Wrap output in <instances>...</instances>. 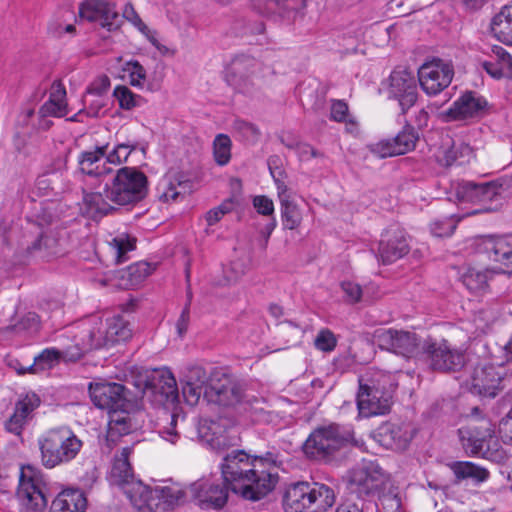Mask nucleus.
Instances as JSON below:
<instances>
[{
  "label": "nucleus",
  "mask_w": 512,
  "mask_h": 512,
  "mask_svg": "<svg viewBox=\"0 0 512 512\" xmlns=\"http://www.w3.org/2000/svg\"><path fill=\"white\" fill-rule=\"evenodd\" d=\"M499 433L505 443L512 444V406L499 424Z\"/></svg>",
  "instance_id": "774afa93"
},
{
  "label": "nucleus",
  "mask_w": 512,
  "mask_h": 512,
  "mask_svg": "<svg viewBox=\"0 0 512 512\" xmlns=\"http://www.w3.org/2000/svg\"><path fill=\"white\" fill-rule=\"evenodd\" d=\"M418 133L411 126H406L392 139H383L369 146L371 153L380 157H392L413 150L418 141Z\"/></svg>",
  "instance_id": "6ab92c4d"
},
{
  "label": "nucleus",
  "mask_w": 512,
  "mask_h": 512,
  "mask_svg": "<svg viewBox=\"0 0 512 512\" xmlns=\"http://www.w3.org/2000/svg\"><path fill=\"white\" fill-rule=\"evenodd\" d=\"M377 441L383 447L394 450H403L413 438V430L406 423H384L376 433Z\"/></svg>",
  "instance_id": "4be33fe9"
},
{
  "label": "nucleus",
  "mask_w": 512,
  "mask_h": 512,
  "mask_svg": "<svg viewBox=\"0 0 512 512\" xmlns=\"http://www.w3.org/2000/svg\"><path fill=\"white\" fill-rule=\"evenodd\" d=\"M137 143H120L108 153V164L119 165L127 161L129 155L136 149Z\"/></svg>",
  "instance_id": "5fc2aeb1"
},
{
  "label": "nucleus",
  "mask_w": 512,
  "mask_h": 512,
  "mask_svg": "<svg viewBox=\"0 0 512 512\" xmlns=\"http://www.w3.org/2000/svg\"><path fill=\"white\" fill-rule=\"evenodd\" d=\"M337 342L336 335L331 330L323 328L317 333L314 346L319 351L332 352L336 348Z\"/></svg>",
  "instance_id": "6e6d98bb"
},
{
  "label": "nucleus",
  "mask_w": 512,
  "mask_h": 512,
  "mask_svg": "<svg viewBox=\"0 0 512 512\" xmlns=\"http://www.w3.org/2000/svg\"><path fill=\"white\" fill-rule=\"evenodd\" d=\"M199 504L207 508H222L228 499L229 486L220 479L203 478L190 487Z\"/></svg>",
  "instance_id": "a211bd4d"
},
{
  "label": "nucleus",
  "mask_w": 512,
  "mask_h": 512,
  "mask_svg": "<svg viewBox=\"0 0 512 512\" xmlns=\"http://www.w3.org/2000/svg\"><path fill=\"white\" fill-rule=\"evenodd\" d=\"M140 427L134 413L120 408L109 412L107 440L116 442L121 436L130 434Z\"/></svg>",
  "instance_id": "cd10ccee"
},
{
  "label": "nucleus",
  "mask_w": 512,
  "mask_h": 512,
  "mask_svg": "<svg viewBox=\"0 0 512 512\" xmlns=\"http://www.w3.org/2000/svg\"><path fill=\"white\" fill-rule=\"evenodd\" d=\"M124 392L125 387L118 383L96 382L89 385L92 402L98 408L107 409L109 412L122 407Z\"/></svg>",
  "instance_id": "aec40b11"
},
{
  "label": "nucleus",
  "mask_w": 512,
  "mask_h": 512,
  "mask_svg": "<svg viewBox=\"0 0 512 512\" xmlns=\"http://www.w3.org/2000/svg\"><path fill=\"white\" fill-rule=\"evenodd\" d=\"M154 493L158 500V505L162 501L172 506L180 503L185 497V493L179 485L157 486L154 488Z\"/></svg>",
  "instance_id": "09e8293b"
},
{
  "label": "nucleus",
  "mask_w": 512,
  "mask_h": 512,
  "mask_svg": "<svg viewBox=\"0 0 512 512\" xmlns=\"http://www.w3.org/2000/svg\"><path fill=\"white\" fill-rule=\"evenodd\" d=\"M107 243L114 252L115 263L121 264L129 259L128 253L136 249L137 239L131 234L122 232L112 236Z\"/></svg>",
  "instance_id": "79ce46f5"
},
{
  "label": "nucleus",
  "mask_w": 512,
  "mask_h": 512,
  "mask_svg": "<svg viewBox=\"0 0 512 512\" xmlns=\"http://www.w3.org/2000/svg\"><path fill=\"white\" fill-rule=\"evenodd\" d=\"M294 149L301 161H308L311 158L322 157L323 154L307 143H298Z\"/></svg>",
  "instance_id": "69168bd1"
},
{
  "label": "nucleus",
  "mask_w": 512,
  "mask_h": 512,
  "mask_svg": "<svg viewBox=\"0 0 512 512\" xmlns=\"http://www.w3.org/2000/svg\"><path fill=\"white\" fill-rule=\"evenodd\" d=\"M454 76L451 63L441 59L424 63L418 70V80L422 90L430 96H434L447 88Z\"/></svg>",
  "instance_id": "ddd939ff"
},
{
  "label": "nucleus",
  "mask_w": 512,
  "mask_h": 512,
  "mask_svg": "<svg viewBox=\"0 0 512 512\" xmlns=\"http://www.w3.org/2000/svg\"><path fill=\"white\" fill-rule=\"evenodd\" d=\"M79 16L89 22H98L108 31L117 30L122 24L116 5L107 0H85L79 7Z\"/></svg>",
  "instance_id": "dca6fc26"
},
{
  "label": "nucleus",
  "mask_w": 512,
  "mask_h": 512,
  "mask_svg": "<svg viewBox=\"0 0 512 512\" xmlns=\"http://www.w3.org/2000/svg\"><path fill=\"white\" fill-rule=\"evenodd\" d=\"M334 502L335 494L329 486L298 482L286 489L283 506L286 512H325Z\"/></svg>",
  "instance_id": "20e7f679"
},
{
  "label": "nucleus",
  "mask_w": 512,
  "mask_h": 512,
  "mask_svg": "<svg viewBox=\"0 0 512 512\" xmlns=\"http://www.w3.org/2000/svg\"><path fill=\"white\" fill-rule=\"evenodd\" d=\"M459 434L462 447L468 455L487 459L501 456L495 430L488 421H482L478 426L460 429Z\"/></svg>",
  "instance_id": "1a4fd4ad"
},
{
  "label": "nucleus",
  "mask_w": 512,
  "mask_h": 512,
  "mask_svg": "<svg viewBox=\"0 0 512 512\" xmlns=\"http://www.w3.org/2000/svg\"><path fill=\"white\" fill-rule=\"evenodd\" d=\"M28 253L41 259H49L60 254L58 250V240L54 234L44 232L39 238L28 247Z\"/></svg>",
  "instance_id": "c03bdc74"
},
{
  "label": "nucleus",
  "mask_w": 512,
  "mask_h": 512,
  "mask_svg": "<svg viewBox=\"0 0 512 512\" xmlns=\"http://www.w3.org/2000/svg\"><path fill=\"white\" fill-rule=\"evenodd\" d=\"M422 349L433 370L441 372L456 371L465 364L463 351L452 347L446 340L438 342L428 339L423 343Z\"/></svg>",
  "instance_id": "f8f14e48"
},
{
  "label": "nucleus",
  "mask_w": 512,
  "mask_h": 512,
  "mask_svg": "<svg viewBox=\"0 0 512 512\" xmlns=\"http://www.w3.org/2000/svg\"><path fill=\"white\" fill-rule=\"evenodd\" d=\"M352 439L350 432L337 424H329L315 429L305 441L303 450L310 458L324 460Z\"/></svg>",
  "instance_id": "0eeeda50"
},
{
  "label": "nucleus",
  "mask_w": 512,
  "mask_h": 512,
  "mask_svg": "<svg viewBox=\"0 0 512 512\" xmlns=\"http://www.w3.org/2000/svg\"><path fill=\"white\" fill-rule=\"evenodd\" d=\"M504 370L493 364L477 365L466 382L467 389L481 398H495L504 389Z\"/></svg>",
  "instance_id": "9b49d317"
},
{
  "label": "nucleus",
  "mask_w": 512,
  "mask_h": 512,
  "mask_svg": "<svg viewBox=\"0 0 512 512\" xmlns=\"http://www.w3.org/2000/svg\"><path fill=\"white\" fill-rule=\"evenodd\" d=\"M487 107V101L476 92H466L448 109L447 115L453 120H466L481 117Z\"/></svg>",
  "instance_id": "5701e85b"
},
{
  "label": "nucleus",
  "mask_w": 512,
  "mask_h": 512,
  "mask_svg": "<svg viewBox=\"0 0 512 512\" xmlns=\"http://www.w3.org/2000/svg\"><path fill=\"white\" fill-rule=\"evenodd\" d=\"M17 497L21 512H43L48 504L42 476L31 466L21 468Z\"/></svg>",
  "instance_id": "6e6552de"
},
{
  "label": "nucleus",
  "mask_w": 512,
  "mask_h": 512,
  "mask_svg": "<svg viewBox=\"0 0 512 512\" xmlns=\"http://www.w3.org/2000/svg\"><path fill=\"white\" fill-rule=\"evenodd\" d=\"M41 463L48 469L67 464L77 457L83 442L67 426L47 430L38 438Z\"/></svg>",
  "instance_id": "7ed1b4c3"
},
{
  "label": "nucleus",
  "mask_w": 512,
  "mask_h": 512,
  "mask_svg": "<svg viewBox=\"0 0 512 512\" xmlns=\"http://www.w3.org/2000/svg\"><path fill=\"white\" fill-rule=\"evenodd\" d=\"M129 72L130 84L135 87H142L146 79V71L144 67L137 61H130L127 63Z\"/></svg>",
  "instance_id": "bf43d9fd"
},
{
  "label": "nucleus",
  "mask_w": 512,
  "mask_h": 512,
  "mask_svg": "<svg viewBox=\"0 0 512 512\" xmlns=\"http://www.w3.org/2000/svg\"><path fill=\"white\" fill-rule=\"evenodd\" d=\"M109 210L100 193H88L83 198L82 213L89 219L99 221L100 217Z\"/></svg>",
  "instance_id": "a18cd8bd"
},
{
  "label": "nucleus",
  "mask_w": 512,
  "mask_h": 512,
  "mask_svg": "<svg viewBox=\"0 0 512 512\" xmlns=\"http://www.w3.org/2000/svg\"><path fill=\"white\" fill-rule=\"evenodd\" d=\"M86 498L79 490H64L52 501L50 512H85Z\"/></svg>",
  "instance_id": "e433bc0d"
},
{
  "label": "nucleus",
  "mask_w": 512,
  "mask_h": 512,
  "mask_svg": "<svg viewBox=\"0 0 512 512\" xmlns=\"http://www.w3.org/2000/svg\"><path fill=\"white\" fill-rule=\"evenodd\" d=\"M57 204L53 201H48L40 208L37 213L36 219L33 220L34 224H49L56 221V216L53 213L56 210Z\"/></svg>",
  "instance_id": "680f3d73"
},
{
  "label": "nucleus",
  "mask_w": 512,
  "mask_h": 512,
  "mask_svg": "<svg viewBox=\"0 0 512 512\" xmlns=\"http://www.w3.org/2000/svg\"><path fill=\"white\" fill-rule=\"evenodd\" d=\"M211 390L216 394V401L223 406H232L241 402L243 396L242 386L226 378L220 386L211 385Z\"/></svg>",
  "instance_id": "a19ab883"
},
{
  "label": "nucleus",
  "mask_w": 512,
  "mask_h": 512,
  "mask_svg": "<svg viewBox=\"0 0 512 512\" xmlns=\"http://www.w3.org/2000/svg\"><path fill=\"white\" fill-rule=\"evenodd\" d=\"M394 389L389 375L379 374L365 383L361 379L357 393L359 415L368 418L387 413Z\"/></svg>",
  "instance_id": "39448f33"
},
{
  "label": "nucleus",
  "mask_w": 512,
  "mask_h": 512,
  "mask_svg": "<svg viewBox=\"0 0 512 512\" xmlns=\"http://www.w3.org/2000/svg\"><path fill=\"white\" fill-rule=\"evenodd\" d=\"M394 238H390V232L386 231L382 235L379 243V252L384 263H391L408 253L409 247L406 238L400 229L393 233Z\"/></svg>",
  "instance_id": "72a5a7b5"
},
{
  "label": "nucleus",
  "mask_w": 512,
  "mask_h": 512,
  "mask_svg": "<svg viewBox=\"0 0 512 512\" xmlns=\"http://www.w3.org/2000/svg\"><path fill=\"white\" fill-rule=\"evenodd\" d=\"M138 31L158 50L162 56H174L176 50L159 42L157 32L150 29L143 21L135 26Z\"/></svg>",
  "instance_id": "603ef678"
},
{
  "label": "nucleus",
  "mask_w": 512,
  "mask_h": 512,
  "mask_svg": "<svg viewBox=\"0 0 512 512\" xmlns=\"http://www.w3.org/2000/svg\"><path fill=\"white\" fill-rule=\"evenodd\" d=\"M138 31L158 50L162 56H174L176 50L159 42L157 32L150 29L143 21L135 26Z\"/></svg>",
  "instance_id": "864d4df0"
},
{
  "label": "nucleus",
  "mask_w": 512,
  "mask_h": 512,
  "mask_svg": "<svg viewBox=\"0 0 512 512\" xmlns=\"http://www.w3.org/2000/svg\"><path fill=\"white\" fill-rule=\"evenodd\" d=\"M231 140L225 134H218L213 142V155L218 165H226L231 158Z\"/></svg>",
  "instance_id": "8fccbe9b"
},
{
  "label": "nucleus",
  "mask_w": 512,
  "mask_h": 512,
  "mask_svg": "<svg viewBox=\"0 0 512 512\" xmlns=\"http://www.w3.org/2000/svg\"><path fill=\"white\" fill-rule=\"evenodd\" d=\"M276 460L267 457H251L243 450L226 454L220 464L224 482L235 494L244 499L257 501L271 492L278 481L274 472Z\"/></svg>",
  "instance_id": "f257e3e1"
},
{
  "label": "nucleus",
  "mask_w": 512,
  "mask_h": 512,
  "mask_svg": "<svg viewBox=\"0 0 512 512\" xmlns=\"http://www.w3.org/2000/svg\"><path fill=\"white\" fill-rule=\"evenodd\" d=\"M40 399L34 394H26L15 404L13 414L5 421L7 432L20 436L25 425L32 417L33 411L39 406Z\"/></svg>",
  "instance_id": "a878e982"
},
{
  "label": "nucleus",
  "mask_w": 512,
  "mask_h": 512,
  "mask_svg": "<svg viewBox=\"0 0 512 512\" xmlns=\"http://www.w3.org/2000/svg\"><path fill=\"white\" fill-rule=\"evenodd\" d=\"M130 454L131 448L124 447L120 454L115 456L108 475L110 484L119 487L121 490L137 480L129 463Z\"/></svg>",
  "instance_id": "c756f323"
},
{
  "label": "nucleus",
  "mask_w": 512,
  "mask_h": 512,
  "mask_svg": "<svg viewBox=\"0 0 512 512\" xmlns=\"http://www.w3.org/2000/svg\"><path fill=\"white\" fill-rule=\"evenodd\" d=\"M253 206L259 214L270 215L274 211L273 201L264 195L255 196Z\"/></svg>",
  "instance_id": "338daca9"
},
{
  "label": "nucleus",
  "mask_w": 512,
  "mask_h": 512,
  "mask_svg": "<svg viewBox=\"0 0 512 512\" xmlns=\"http://www.w3.org/2000/svg\"><path fill=\"white\" fill-rule=\"evenodd\" d=\"M155 268V265L145 261L134 263L120 272L122 282L119 286L124 289L136 287L151 275Z\"/></svg>",
  "instance_id": "58836bf2"
},
{
  "label": "nucleus",
  "mask_w": 512,
  "mask_h": 512,
  "mask_svg": "<svg viewBox=\"0 0 512 512\" xmlns=\"http://www.w3.org/2000/svg\"><path fill=\"white\" fill-rule=\"evenodd\" d=\"M501 190L502 185L497 182L482 184L465 182L458 185L456 195L461 202L487 203L501 199Z\"/></svg>",
  "instance_id": "b1692460"
},
{
  "label": "nucleus",
  "mask_w": 512,
  "mask_h": 512,
  "mask_svg": "<svg viewBox=\"0 0 512 512\" xmlns=\"http://www.w3.org/2000/svg\"><path fill=\"white\" fill-rule=\"evenodd\" d=\"M457 480H471L474 483L484 482L489 477L487 469L469 461H457L450 464Z\"/></svg>",
  "instance_id": "ea45409f"
},
{
  "label": "nucleus",
  "mask_w": 512,
  "mask_h": 512,
  "mask_svg": "<svg viewBox=\"0 0 512 512\" xmlns=\"http://www.w3.org/2000/svg\"><path fill=\"white\" fill-rule=\"evenodd\" d=\"M474 158V150L467 143L462 141H454L449 149L445 152V160L447 165L458 163L460 165L469 163Z\"/></svg>",
  "instance_id": "49530a36"
},
{
  "label": "nucleus",
  "mask_w": 512,
  "mask_h": 512,
  "mask_svg": "<svg viewBox=\"0 0 512 512\" xmlns=\"http://www.w3.org/2000/svg\"><path fill=\"white\" fill-rule=\"evenodd\" d=\"M374 337L381 349L405 359L416 357L420 351L421 340L412 331L380 328L375 331Z\"/></svg>",
  "instance_id": "9d476101"
},
{
  "label": "nucleus",
  "mask_w": 512,
  "mask_h": 512,
  "mask_svg": "<svg viewBox=\"0 0 512 512\" xmlns=\"http://www.w3.org/2000/svg\"><path fill=\"white\" fill-rule=\"evenodd\" d=\"M476 249L487 255L493 263V270L498 273H512V248L501 237L481 236L476 240Z\"/></svg>",
  "instance_id": "2eb2a0df"
},
{
  "label": "nucleus",
  "mask_w": 512,
  "mask_h": 512,
  "mask_svg": "<svg viewBox=\"0 0 512 512\" xmlns=\"http://www.w3.org/2000/svg\"><path fill=\"white\" fill-rule=\"evenodd\" d=\"M183 381L187 382L189 385H196L205 389L207 392V381L208 374L206 370L200 366L190 367L184 375Z\"/></svg>",
  "instance_id": "13d9d810"
},
{
  "label": "nucleus",
  "mask_w": 512,
  "mask_h": 512,
  "mask_svg": "<svg viewBox=\"0 0 512 512\" xmlns=\"http://www.w3.org/2000/svg\"><path fill=\"white\" fill-rule=\"evenodd\" d=\"M146 175L133 167L120 168L110 186L105 189V197L119 205H127L143 199L147 192Z\"/></svg>",
  "instance_id": "423d86ee"
},
{
  "label": "nucleus",
  "mask_w": 512,
  "mask_h": 512,
  "mask_svg": "<svg viewBox=\"0 0 512 512\" xmlns=\"http://www.w3.org/2000/svg\"><path fill=\"white\" fill-rule=\"evenodd\" d=\"M387 480V475L377 464L368 462L351 470L349 486L359 495L370 494L381 490Z\"/></svg>",
  "instance_id": "f3484780"
},
{
  "label": "nucleus",
  "mask_w": 512,
  "mask_h": 512,
  "mask_svg": "<svg viewBox=\"0 0 512 512\" xmlns=\"http://www.w3.org/2000/svg\"><path fill=\"white\" fill-rule=\"evenodd\" d=\"M143 377V385L136 384L143 392L146 389H153L164 395L168 401L178 400L177 382L168 368L155 369L152 372L146 371Z\"/></svg>",
  "instance_id": "412c9836"
},
{
  "label": "nucleus",
  "mask_w": 512,
  "mask_h": 512,
  "mask_svg": "<svg viewBox=\"0 0 512 512\" xmlns=\"http://www.w3.org/2000/svg\"><path fill=\"white\" fill-rule=\"evenodd\" d=\"M491 30L499 41L512 45V2L493 17Z\"/></svg>",
  "instance_id": "4c0bfd02"
},
{
  "label": "nucleus",
  "mask_w": 512,
  "mask_h": 512,
  "mask_svg": "<svg viewBox=\"0 0 512 512\" xmlns=\"http://www.w3.org/2000/svg\"><path fill=\"white\" fill-rule=\"evenodd\" d=\"M122 491L131 504L139 511L151 512L158 507V500L154 489L145 485L141 480L133 481L130 485L125 486V489Z\"/></svg>",
  "instance_id": "c85d7f7f"
},
{
  "label": "nucleus",
  "mask_w": 512,
  "mask_h": 512,
  "mask_svg": "<svg viewBox=\"0 0 512 512\" xmlns=\"http://www.w3.org/2000/svg\"><path fill=\"white\" fill-rule=\"evenodd\" d=\"M261 70V63L248 55H238L230 63L226 79L237 88H245L247 82Z\"/></svg>",
  "instance_id": "393cba45"
},
{
  "label": "nucleus",
  "mask_w": 512,
  "mask_h": 512,
  "mask_svg": "<svg viewBox=\"0 0 512 512\" xmlns=\"http://www.w3.org/2000/svg\"><path fill=\"white\" fill-rule=\"evenodd\" d=\"M386 92L388 98L398 101L403 114L414 106L418 99L415 77L405 69L394 70L390 74Z\"/></svg>",
  "instance_id": "4468645a"
},
{
  "label": "nucleus",
  "mask_w": 512,
  "mask_h": 512,
  "mask_svg": "<svg viewBox=\"0 0 512 512\" xmlns=\"http://www.w3.org/2000/svg\"><path fill=\"white\" fill-rule=\"evenodd\" d=\"M205 389L196 385H189L187 382L182 381V395L187 404L194 406L199 402V399Z\"/></svg>",
  "instance_id": "0e129e2a"
},
{
  "label": "nucleus",
  "mask_w": 512,
  "mask_h": 512,
  "mask_svg": "<svg viewBox=\"0 0 512 512\" xmlns=\"http://www.w3.org/2000/svg\"><path fill=\"white\" fill-rule=\"evenodd\" d=\"M252 7L263 15L290 18L305 7V0H250Z\"/></svg>",
  "instance_id": "7c9ffc66"
},
{
  "label": "nucleus",
  "mask_w": 512,
  "mask_h": 512,
  "mask_svg": "<svg viewBox=\"0 0 512 512\" xmlns=\"http://www.w3.org/2000/svg\"><path fill=\"white\" fill-rule=\"evenodd\" d=\"M340 286L344 293L346 302L354 304L361 300L362 288L358 283L353 281H343Z\"/></svg>",
  "instance_id": "052dcab7"
},
{
  "label": "nucleus",
  "mask_w": 512,
  "mask_h": 512,
  "mask_svg": "<svg viewBox=\"0 0 512 512\" xmlns=\"http://www.w3.org/2000/svg\"><path fill=\"white\" fill-rule=\"evenodd\" d=\"M43 118L47 116L64 117L68 113V104L66 100V89L60 82H55L51 86L48 100L39 110Z\"/></svg>",
  "instance_id": "c9c22d12"
},
{
  "label": "nucleus",
  "mask_w": 512,
  "mask_h": 512,
  "mask_svg": "<svg viewBox=\"0 0 512 512\" xmlns=\"http://www.w3.org/2000/svg\"><path fill=\"white\" fill-rule=\"evenodd\" d=\"M113 95L117 99L120 108L124 110H131L135 107H139L143 102V98L141 96L134 94L126 86H117L114 89Z\"/></svg>",
  "instance_id": "3c124183"
},
{
  "label": "nucleus",
  "mask_w": 512,
  "mask_h": 512,
  "mask_svg": "<svg viewBox=\"0 0 512 512\" xmlns=\"http://www.w3.org/2000/svg\"><path fill=\"white\" fill-rule=\"evenodd\" d=\"M197 430L201 441L218 452L224 451L233 444L227 430L219 422L207 419L201 420Z\"/></svg>",
  "instance_id": "bb28decb"
},
{
  "label": "nucleus",
  "mask_w": 512,
  "mask_h": 512,
  "mask_svg": "<svg viewBox=\"0 0 512 512\" xmlns=\"http://www.w3.org/2000/svg\"><path fill=\"white\" fill-rule=\"evenodd\" d=\"M105 155V147H98L93 151L82 152L78 160L80 170L89 176L96 177L109 174L111 168L107 166L108 161Z\"/></svg>",
  "instance_id": "473e14b6"
},
{
  "label": "nucleus",
  "mask_w": 512,
  "mask_h": 512,
  "mask_svg": "<svg viewBox=\"0 0 512 512\" xmlns=\"http://www.w3.org/2000/svg\"><path fill=\"white\" fill-rule=\"evenodd\" d=\"M189 185L186 181L174 177H166L159 184V197L163 202H176L184 198Z\"/></svg>",
  "instance_id": "37998d69"
},
{
  "label": "nucleus",
  "mask_w": 512,
  "mask_h": 512,
  "mask_svg": "<svg viewBox=\"0 0 512 512\" xmlns=\"http://www.w3.org/2000/svg\"><path fill=\"white\" fill-rule=\"evenodd\" d=\"M236 207L234 198L224 200L219 206L212 208L205 215V220L208 224L217 223L222 220L223 216L232 212Z\"/></svg>",
  "instance_id": "4d7b16f0"
},
{
  "label": "nucleus",
  "mask_w": 512,
  "mask_h": 512,
  "mask_svg": "<svg viewBox=\"0 0 512 512\" xmlns=\"http://www.w3.org/2000/svg\"><path fill=\"white\" fill-rule=\"evenodd\" d=\"M76 344L72 347H68L64 351H60L56 348H46L40 354L34 357L32 365L28 366L30 373H38L53 368L59 363L61 359L65 361H71L66 357L67 351H76L77 347H81L80 333L76 336ZM73 362L75 360H72Z\"/></svg>",
  "instance_id": "f704fd0d"
},
{
  "label": "nucleus",
  "mask_w": 512,
  "mask_h": 512,
  "mask_svg": "<svg viewBox=\"0 0 512 512\" xmlns=\"http://www.w3.org/2000/svg\"><path fill=\"white\" fill-rule=\"evenodd\" d=\"M463 284L473 293L484 292L488 287V276L484 271L469 268L462 276Z\"/></svg>",
  "instance_id": "de8ad7c7"
},
{
  "label": "nucleus",
  "mask_w": 512,
  "mask_h": 512,
  "mask_svg": "<svg viewBox=\"0 0 512 512\" xmlns=\"http://www.w3.org/2000/svg\"><path fill=\"white\" fill-rule=\"evenodd\" d=\"M489 60L480 62V66L494 79L512 78V56L502 47L494 46Z\"/></svg>",
  "instance_id": "2f4dec72"
},
{
  "label": "nucleus",
  "mask_w": 512,
  "mask_h": 512,
  "mask_svg": "<svg viewBox=\"0 0 512 512\" xmlns=\"http://www.w3.org/2000/svg\"><path fill=\"white\" fill-rule=\"evenodd\" d=\"M190 305H191V295L189 294L187 302H186L184 308L182 309V312L175 324L177 335L180 338H183L188 330V326L190 323Z\"/></svg>",
  "instance_id": "e2e57ef3"
},
{
  "label": "nucleus",
  "mask_w": 512,
  "mask_h": 512,
  "mask_svg": "<svg viewBox=\"0 0 512 512\" xmlns=\"http://www.w3.org/2000/svg\"><path fill=\"white\" fill-rule=\"evenodd\" d=\"M79 333L81 347H77L76 351H67L66 357L70 360H79L85 352L92 349L127 341L132 337V328L128 320L117 315L108 320L104 331L102 320L99 317H92L81 324Z\"/></svg>",
  "instance_id": "f03ea898"
}]
</instances>
